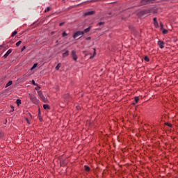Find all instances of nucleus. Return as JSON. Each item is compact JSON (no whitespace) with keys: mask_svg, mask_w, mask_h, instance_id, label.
<instances>
[{"mask_svg":"<svg viewBox=\"0 0 178 178\" xmlns=\"http://www.w3.org/2000/svg\"><path fill=\"white\" fill-rule=\"evenodd\" d=\"M29 98H30L31 102H33L35 105L38 104V103L40 102L38 99H37V97L35 96H34L31 94H29Z\"/></svg>","mask_w":178,"mask_h":178,"instance_id":"f257e3e1","label":"nucleus"},{"mask_svg":"<svg viewBox=\"0 0 178 178\" xmlns=\"http://www.w3.org/2000/svg\"><path fill=\"white\" fill-rule=\"evenodd\" d=\"M84 35V31H78L75 33H74L73 38L74 39L76 38H80L81 36Z\"/></svg>","mask_w":178,"mask_h":178,"instance_id":"f03ea898","label":"nucleus"},{"mask_svg":"<svg viewBox=\"0 0 178 178\" xmlns=\"http://www.w3.org/2000/svg\"><path fill=\"white\" fill-rule=\"evenodd\" d=\"M38 95L43 102H47V98H45L41 90L38 91Z\"/></svg>","mask_w":178,"mask_h":178,"instance_id":"7ed1b4c3","label":"nucleus"},{"mask_svg":"<svg viewBox=\"0 0 178 178\" xmlns=\"http://www.w3.org/2000/svg\"><path fill=\"white\" fill-rule=\"evenodd\" d=\"M95 13V11L91 10L83 13V16H91Z\"/></svg>","mask_w":178,"mask_h":178,"instance_id":"20e7f679","label":"nucleus"},{"mask_svg":"<svg viewBox=\"0 0 178 178\" xmlns=\"http://www.w3.org/2000/svg\"><path fill=\"white\" fill-rule=\"evenodd\" d=\"M158 45L161 49H163V48H165V42L163 41L159 40L158 42Z\"/></svg>","mask_w":178,"mask_h":178,"instance_id":"39448f33","label":"nucleus"},{"mask_svg":"<svg viewBox=\"0 0 178 178\" xmlns=\"http://www.w3.org/2000/svg\"><path fill=\"white\" fill-rule=\"evenodd\" d=\"M10 54H12V49H9L3 56V58H8V56H9V55H10Z\"/></svg>","mask_w":178,"mask_h":178,"instance_id":"423d86ee","label":"nucleus"},{"mask_svg":"<svg viewBox=\"0 0 178 178\" xmlns=\"http://www.w3.org/2000/svg\"><path fill=\"white\" fill-rule=\"evenodd\" d=\"M72 56L74 60H77V55H76V51H72Z\"/></svg>","mask_w":178,"mask_h":178,"instance_id":"0eeeda50","label":"nucleus"},{"mask_svg":"<svg viewBox=\"0 0 178 178\" xmlns=\"http://www.w3.org/2000/svg\"><path fill=\"white\" fill-rule=\"evenodd\" d=\"M12 84H13V82L12 81H9L8 83L6 85V88H7V87L12 86Z\"/></svg>","mask_w":178,"mask_h":178,"instance_id":"6e6552de","label":"nucleus"},{"mask_svg":"<svg viewBox=\"0 0 178 178\" xmlns=\"http://www.w3.org/2000/svg\"><path fill=\"white\" fill-rule=\"evenodd\" d=\"M93 51H94L93 55L90 57V59H92V58H94V56L97 55V52L95 51V48L93 49Z\"/></svg>","mask_w":178,"mask_h":178,"instance_id":"1a4fd4ad","label":"nucleus"},{"mask_svg":"<svg viewBox=\"0 0 178 178\" xmlns=\"http://www.w3.org/2000/svg\"><path fill=\"white\" fill-rule=\"evenodd\" d=\"M43 108H44V109H45V110H48V109H49V105H48V104H44V105H43Z\"/></svg>","mask_w":178,"mask_h":178,"instance_id":"9d476101","label":"nucleus"},{"mask_svg":"<svg viewBox=\"0 0 178 178\" xmlns=\"http://www.w3.org/2000/svg\"><path fill=\"white\" fill-rule=\"evenodd\" d=\"M90 30H91V26H89L88 28H87L84 30V32L88 33V32H90Z\"/></svg>","mask_w":178,"mask_h":178,"instance_id":"9b49d317","label":"nucleus"},{"mask_svg":"<svg viewBox=\"0 0 178 178\" xmlns=\"http://www.w3.org/2000/svg\"><path fill=\"white\" fill-rule=\"evenodd\" d=\"M38 63H35L33 67L31 68V70H34V69H35V67H37L38 66Z\"/></svg>","mask_w":178,"mask_h":178,"instance_id":"f8f14e48","label":"nucleus"},{"mask_svg":"<svg viewBox=\"0 0 178 178\" xmlns=\"http://www.w3.org/2000/svg\"><path fill=\"white\" fill-rule=\"evenodd\" d=\"M154 26L156 27V29H158L159 27V24H158V21L156 22H154Z\"/></svg>","mask_w":178,"mask_h":178,"instance_id":"ddd939ff","label":"nucleus"},{"mask_svg":"<svg viewBox=\"0 0 178 178\" xmlns=\"http://www.w3.org/2000/svg\"><path fill=\"white\" fill-rule=\"evenodd\" d=\"M16 102H17V104L19 106L22 104V100H20V99H17Z\"/></svg>","mask_w":178,"mask_h":178,"instance_id":"4468645a","label":"nucleus"},{"mask_svg":"<svg viewBox=\"0 0 178 178\" xmlns=\"http://www.w3.org/2000/svg\"><path fill=\"white\" fill-rule=\"evenodd\" d=\"M85 170L86 172H90V167L87 166V165H85Z\"/></svg>","mask_w":178,"mask_h":178,"instance_id":"2eb2a0df","label":"nucleus"},{"mask_svg":"<svg viewBox=\"0 0 178 178\" xmlns=\"http://www.w3.org/2000/svg\"><path fill=\"white\" fill-rule=\"evenodd\" d=\"M16 34H17V31H14V32L12 33L11 37H15V35Z\"/></svg>","mask_w":178,"mask_h":178,"instance_id":"dca6fc26","label":"nucleus"},{"mask_svg":"<svg viewBox=\"0 0 178 178\" xmlns=\"http://www.w3.org/2000/svg\"><path fill=\"white\" fill-rule=\"evenodd\" d=\"M60 67V63L58 64L56 67V70H59V68Z\"/></svg>","mask_w":178,"mask_h":178,"instance_id":"f3484780","label":"nucleus"},{"mask_svg":"<svg viewBox=\"0 0 178 178\" xmlns=\"http://www.w3.org/2000/svg\"><path fill=\"white\" fill-rule=\"evenodd\" d=\"M51 7H47V8H46V10H44V12H49V10H51Z\"/></svg>","mask_w":178,"mask_h":178,"instance_id":"a211bd4d","label":"nucleus"},{"mask_svg":"<svg viewBox=\"0 0 178 178\" xmlns=\"http://www.w3.org/2000/svg\"><path fill=\"white\" fill-rule=\"evenodd\" d=\"M20 44H22V40L18 41V42L16 43V46H17V47H19V46L20 45Z\"/></svg>","mask_w":178,"mask_h":178,"instance_id":"6ab92c4d","label":"nucleus"},{"mask_svg":"<svg viewBox=\"0 0 178 178\" xmlns=\"http://www.w3.org/2000/svg\"><path fill=\"white\" fill-rule=\"evenodd\" d=\"M63 58H66L67 56V51H66L63 54Z\"/></svg>","mask_w":178,"mask_h":178,"instance_id":"aec40b11","label":"nucleus"},{"mask_svg":"<svg viewBox=\"0 0 178 178\" xmlns=\"http://www.w3.org/2000/svg\"><path fill=\"white\" fill-rule=\"evenodd\" d=\"M144 59L146 62H149V58H148V56H145Z\"/></svg>","mask_w":178,"mask_h":178,"instance_id":"412c9836","label":"nucleus"},{"mask_svg":"<svg viewBox=\"0 0 178 178\" xmlns=\"http://www.w3.org/2000/svg\"><path fill=\"white\" fill-rule=\"evenodd\" d=\"M138 101H140V99L138 98V97H135L136 104H137V102H138Z\"/></svg>","mask_w":178,"mask_h":178,"instance_id":"4be33fe9","label":"nucleus"},{"mask_svg":"<svg viewBox=\"0 0 178 178\" xmlns=\"http://www.w3.org/2000/svg\"><path fill=\"white\" fill-rule=\"evenodd\" d=\"M163 34H168V30L163 29Z\"/></svg>","mask_w":178,"mask_h":178,"instance_id":"5701e85b","label":"nucleus"},{"mask_svg":"<svg viewBox=\"0 0 178 178\" xmlns=\"http://www.w3.org/2000/svg\"><path fill=\"white\" fill-rule=\"evenodd\" d=\"M40 88H41V86H38V87L35 88V90H36V91H40Z\"/></svg>","mask_w":178,"mask_h":178,"instance_id":"b1692460","label":"nucleus"},{"mask_svg":"<svg viewBox=\"0 0 178 178\" xmlns=\"http://www.w3.org/2000/svg\"><path fill=\"white\" fill-rule=\"evenodd\" d=\"M10 108L12 109L10 112H13L15 111V107L13 106H11Z\"/></svg>","mask_w":178,"mask_h":178,"instance_id":"393cba45","label":"nucleus"},{"mask_svg":"<svg viewBox=\"0 0 178 178\" xmlns=\"http://www.w3.org/2000/svg\"><path fill=\"white\" fill-rule=\"evenodd\" d=\"M24 49H26V46H24L22 49H21V52H23V51H24Z\"/></svg>","mask_w":178,"mask_h":178,"instance_id":"a878e982","label":"nucleus"},{"mask_svg":"<svg viewBox=\"0 0 178 178\" xmlns=\"http://www.w3.org/2000/svg\"><path fill=\"white\" fill-rule=\"evenodd\" d=\"M38 118L39 120H40V122H42V117H41V115H39Z\"/></svg>","mask_w":178,"mask_h":178,"instance_id":"bb28decb","label":"nucleus"},{"mask_svg":"<svg viewBox=\"0 0 178 178\" xmlns=\"http://www.w3.org/2000/svg\"><path fill=\"white\" fill-rule=\"evenodd\" d=\"M32 84H33V86H37V83H35V81L34 80L32 81Z\"/></svg>","mask_w":178,"mask_h":178,"instance_id":"cd10ccee","label":"nucleus"},{"mask_svg":"<svg viewBox=\"0 0 178 178\" xmlns=\"http://www.w3.org/2000/svg\"><path fill=\"white\" fill-rule=\"evenodd\" d=\"M160 26L161 27V30L163 29V24H162V22L160 23Z\"/></svg>","mask_w":178,"mask_h":178,"instance_id":"c85d7f7f","label":"nucleus"},{"mask_svg":"<svg viewBox=\"0 0 178 178\" xmlns=\"http://www.w3.org/2000/svg\"><path fill=\"white\" fill-rule=\"evenodd\" d=\"M66 35H67V34L66 33V32H64V33H63V37H66Z\"/></svg>","mask_w":178,"mask_h":178,"instance_id":"c756f323","label":"nucleus"},{"mask_svg":"<svg viewBox=\"0 0 178 178\" xmlns=\"http://www.w3.org/2000/svg\"><path fill=\"white\" fill-rule=\"evenodd\" d=\"M153 20H154V22H158L157 19H156V17H154V18L153 19Z\"/></svg>","mask_w":178,"mask_h":178,"instance_id":"7c9ffc66","label":"nucleus"},{"mask_svg":"<svg viewBox=\"0 0 178 178\" xmlns=\"http://www.w3.org/2000/svg\"><path fill=\"white\" fill-rule=\"evenodd\" d=\"M99 26H102V24H104V22H99Z\"/></svg>","mask_w":178,"mask_h":178,"instance_id":"2f4dec72","label":"nucleus"},{"mask_svg":"<svg viewBox=\"0 0 178 178\" xmlns=\"http://www.w3.org/2000/svg\"><path fill=\"white\" fill-rule=\"evenodd\" d=\"M168 126H169V127H172V124H168V123H167L166 124Z\"/></svg>","mask_w":178,"mask_h":178,"instance_id":"473e14b6","label":"nucleus"},{"mask_svg":"<svg viewBox=\"0 0 178 178\" xmlns=\"http://www.w3.org/2000/svg\"><path fill=\"white\" fill-rule=\"evenodd\" d=\"M86 40H91V37H88V38H86Z\"/></svg>","mask_w":178,"mask_h":178,"instance_id":"72a5a7b5","label":"nucleus"},{"mask_svg":"<svg viewBox=\"0 0 178 178\" xmlns=\"http://www.w3.org/2000/svg\"><path fill=\"white\" fill-rule=\"evenodd\" d=\"M40 115H41V111H40V109H39L38 117H39V116H41Z\"/></svg>","mask_w":178,"mask_h":178,"instance_id":"f704fd0d","label":"nucleus"},{"mask_svg":"<svg viewBox=\"0 0 178 178\" xmlns=\"http://www.w3.org/2000/svg\"><path fill=\"white\" fill-rule=\"evenodd\" d=\"M2 136H3V134H2V132L0 131V137H2Z\"/></svg>","mask_w":178,"mask_h":178,"instance_id":"c9c22d12","label":"nucleus"},{"mask_svg":"<svg viewBox=\"0 0 178 178\" xmlns=\"http://www.w3.org/2000/svg\"><path fill=\"white\" fill-rule=\"evenodd\" d=\"M63 24H64L63 22L60 23V26H63Z\"/></svg>","mask_w":178,"mask_h":178,"instance_id":"e433bc0d","label":"nucleus"},{"mask_svg":"<svg viewBox=\"0 0 178 178\" xmlns=\"http://www.w3.org/2000/svg\"><path fill=\"white\" fill-rule=\"evenodd\" d=\"M76 109H78V110L80 109V106H77Z\"/></svg>","mask_w":178,"mask_h":178,"instance_id":"4c0bfd02","label":"nucleus"},{"mask_svg":"<svg viewBox=\"0 0 178 178\" xmlns=\"http://www.w3.org/2000/svg\"><path fill=\"white\" fill-rule=\"evenodd\" d=\"M26 121L28 122V123H29V119H27V118H26Z\"/></svg>","mask_w":178,"mask_h":178,"instance_id":"58836bf2","label":"nucleus"}]
</instances>
